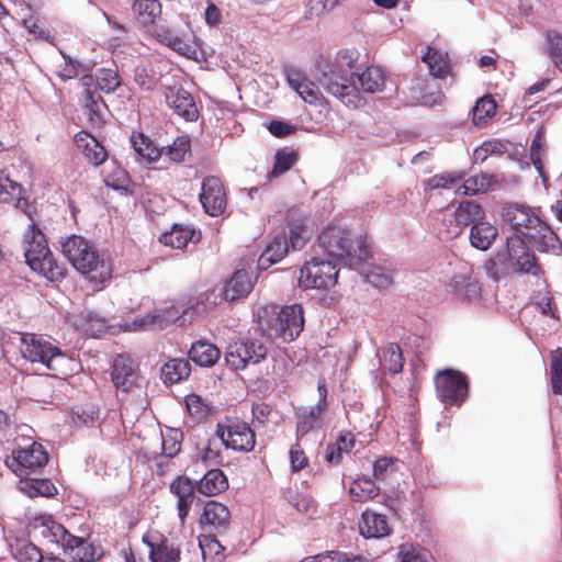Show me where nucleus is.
Listing matches in <instances>:
<instances>
[{"mask_svg": "<svg viewBox=\"0 0 562 562\" xmlns=\"http://www.w3.org/2000/svg\"><path fill=\"white\" fill-rule=\"evenodd\" d=\"M63 252L71 266L88 276L94 291L103 288L112 277V268L100 255L95 246L87 238L72 235L63 244Z\"/></svg>", "mask_w": 562, "mask_h": 562, "instance_id": "obj_1", "label": "nucleus"}, {"mask_svg": "<svg viewBox=\"0 0 562 562\" xmlns=\"http://www.w3.org/2000/svg\"><path fill=\"white\" fill-rule=\"evenodd\" d=\"M318 246L336 260H348L356 265L370 257L369 246L362 237L355 236L340 224H329L318 236Z\"/></svg>", "mask_w": 562, "mask_h": 562, "instance_id": "obj_2", "label": "nucleus"}, {"mask_svg": "<svg viewBox=\"0 0 562 562\" xmlns=\"http://www.w3.org/2000/svg\"><path fill=\"white\" fill-rule=\"evenodd\" d=\"M25 251L24 256L32 270L40 272L50 281L63 280L66 270L55 260L53 252L48 248L45 234L32 224L24 234Z\"/></svg>", "mask_w": 562, "mask_h": 562, "instance_id": "obj_3", "label": "nucleus"}, {"mask_svg": "<svg viewBox=\"0 0 562 562\" xmlns=\"http://www.w3.org/2000/svg\"><path fill=\"white\" fill-rule=\"evenodd\" d=\"M20 351L29 362L41 364L50 371L49 375L57 376L63 373L60 366L66 360L65 353L42 336L24 334L21 337Z\"/></svg>", "mask_w": 562, "mask_h": 562, "instance_id": "obj_4", "label": "nucleus"}, {"mask_svg": "<svg viewBox=\"0 0 562 562\" xmlns=\"http://www.w3.org/2000/svg\"><path fill=\"white\" fill-rule=\"evenodd\" d=\"M496 257L503 266L514 273L535 277L541 273V267L533 250L518 233H514L506 238L505 249L497 251Z\"/></svg>", "mask_w": 562, "mask_h": 562, "instance_id": "obj_5", "label": "nucleus"}, {"mask_svg": "<svg viewBox=\"0 0 562 562\" xmlns=\"http://www.w3.org/2000/svg\"><path fill=\"white\" fill-rule=\"evenodd\" d=\"M318 70L319 74L316 75V79L326 92L338 98L346 106L351 109H358L364 104L358 87L347 75L327 64H319Z\"/></svg>", "mask_w": 562, "mask_h": 562, "instance_id": "obj_6", "label": "nucleus"}, {"mask_svg": "<svg viewBox=\"0 0 562 562\" xmlns=\"http://www.w3.org/2000/svg\"><path fill=\"white\" fill-rule=\"evenodd\" d=\"M437 397L446 406H460L469 396V381L459 370L447 368L439 371L435 378Z\"/></svg>", "mask_w": 562, "mask_h": 562, "instance_id": "obj_7", "label": "nucleus"}, {"mask_svg": "<svg viewBox=\"0 0 562 562\" xmlns=\"http://www.w3.org/2000/svg\"><path fill=\"white\" fill-rule=\"evenodd\" d=\"M304 323L303 307L300 304H293L273 313L271 321H267L266 330L270 337L293 341L302 333Z\"/></svg>", "mask_w": 562, "mask_h": 562, "instance_id": "obj_8", "label": "nucleus"}, {"mask_svg": "<svg viewBox=\"0 0 562 562\" xmlns=\"http://www.w3.org/2000/svg\"><path fill=\"white\" fill-rule=\"evenodd\" d=\"M267 346L255 338H240L228 344L225 361L235 371L244 370L249 364H258L267 358Z\"/></svg>", "mask_w": 562, "mask_h": 562, "instance_id": "obj_9", "label": "nucleus"}, {"mask_svg": "<svg viewBox=\"0 0 562 562\" xmlns=\"http://www.w3.org/2000/svg\"><path fill=\"white\" fill-rule=\"evenodd\" d=\"M48 462V453L44 447L33 441L25 448L13 449L7 457L5 464L21 479H27L42 470Z\"/></svg>", "mask_w": 562, "mask_h": 562, "instance_id": "obj_10", "label": "nucleus"}, {"mask_svg": "<svg viewBox=\"0 0 562 562\" xmlns=\"http://www.w3.org/2000/svg\"><path fill=\"white\" fill-rule=\"evenodd\" d=\"M216 436L227 449L250 452L256 446V434L251 427L238 418L226 417L216 425Z\"/></svg>", "mask_w": 562, "mask_h": 562, "instance_id": "obj_11", "label": "nucleus"}, {"mask_svg": "<svg viewBox=\"0 0 562 562\" xmlns=\"http://www.w3.org/2000/svg\"><path fill=\"white\" fill-rule=\"evenodd\" d=\"M337 265L329 260L312 258L301 268L299 282L304 289H328L337 283Z\"/></svg>", "mask_w": 562, "mask_h": 562, "instance_id": "obj_12", "label": "nucleus"}, {"mask_svg": "<svg viewBox=\"0 0 562 562\" xmlns=\"http://www.w3.org/2000/svg\"><path fill=\"white\" fill-rule=\"evenodd\" d=\"M32 528L42 537L59 544L65 552L80 549L85 544L82 538L69 533L61 524L55 521L50 516L36 517Z\"/></svg>", "mask_w": 562, "mask_h": 562, "instance_id": "obj_13", "label": "nucleus"}, {"mask_svg": "<svg viewBox=\"0 0 562 562\" xmlns=\"http://www.w3.org/2000/svg\"><path fill=\"white\" fill-rule=\"evenodd\" d=\"M446 291L453 299L462 302L477 301L482 295L481 283L471 269L454 273L447 282Z\"/></svg>", "mask_w": 562, "mask_h": 562, "instance_id": "obj_14", "label": "nucleus"}, {"mask_svg": "<svg viewBox=\"0 0 562 562\" xmlns=\"http://www.w3.org/2000/svg\"><path fill=\"white\" fill-rule=\"evenodd\" d=\"M200 201L205 213L211 216H217L224 212L226 193L222 181L217 177L209 176L203 179Z\"/></svg>", "mask_w": 562, "mask_h": 562, "instance_id": "obj_15", "label": "nucleus"}, {"mask_svg": "<svg viewBox=\"0 0 562 562\" xmlns=\"http://www.w3.org/2000/svg\"><path fill=\"white\" fill-rule=\"evenodd\" d=\"M139 376L138 364L128 356L121 353L112 363L111 381L116 390L128 392Z\"/></svg>", "mask_w": 562, "mask_h": 562, "instance_id": "obj_16", "label": "nucleus"}, {"mask_svg": "<svg viewBox=\"0 0 562 562\" xmlns=\"http://www.w3.org/2000/svg\"><path fill=\"white\" fill-rule=\"evenodd\" d=\"M169 491L177 498L178 517L183 525L196 498V482L186 475H179L171 481Z\"/></svg>", "mask_w": 562, "mask_h": 562, "instance_id": "obj_17", "label": "nucleus"}, {"mask_svg": "<svg viewBox=\"0 0 562 562\" xmlns=\"http://www.w3.org/2000/svg\"><path fill=\"white\" fill-rule=\"evenodd\" d=\"M82 91L93 94L112 93L122 83L117 70L112 68H99L94 75H85L80 79Z\"/></svg>", "mask_w": 562, "mask_h": 562, "instance_id": "obj_18", "label": "nucleus"}, {"mask_svg": "<svg viewBox=\"0 0 562 562\" xmlns=\"http://www.w3.org/2000/svg\"><path fill=\"white\" fill-rule=\"evenodd\" d=\"M503 220L508 223L516 232L524 235V229H538L542 223L529 206L518 203H510L503 207Z\"/></svg>", "mask_w": 562, "mask_h": 562, "instance_id": "obj_19", "label": "nucleus"}, {"mask_svg": "<svg viewBox=\"0 0 562 562\" xmlns=\"http://www.w3.org/2000/svg\"><path fill=\"white\" fill-rule=\"evenodd\" d=\"M165 97L168 105L186 121L198 119V109L190 92L179 86L167 87Z\"/></svg>", "mask_w": 562, "mask_h": 562, "instance_id": "obj_20", "label": "nucleus"}, {"mask_svg": "<svg viewBox=\"0 0 562 562\" xmlns=\"http://www.w3.org/2000/svg\"><path fill=\"white\" fill-rule=\"evenodd\" d=\"M143 541L149 547L151 562H178L180 560V548L161 535L146 533Z\"/></svg>", "mask_w": 562, "mask_h": 562, "instance_id": "obj_21", "label": "nucleus"}, {"mask_svg": "<svg viewBox=\"0 0 562 562\" xmlns=\"http://www.w3.org/2000/svg\"><path fill=\"white\" fill-rule=\"evenodd\" d=\"M286 79L290 87L295 90L299 95L310 104H321L323 94L319 85L311 81L304 72L299 69H286Z\"/></svg>", "mask_w": 562, "mask_h": 562, "instance_id": "obj_22", "label": "nucleus"}, {"mask_svg": "<svg viewBox=\"0 0 562 562\" xmlns=\"http://www.w3.org/2000/svg\"><path fill=\"white\" fill-rule=\"evenodd\" d=\"M200 524L204 529L223 532L231 524V513L224 504L210 501L204 506Z\"/></svg>", "mask_w": 562, "mask_h": 562, "instance_id": "obj_23", "label": "nucleus"}, {"mask_svg": "<svg viewBox=\"0 0 562 562\" xmlns=\"http://www.w3.org/2000/svg\"><path fill=\"white\" fill-rule=\"evenodd\" d=\"M359 532L366 539H380L389 536L391 528L386 516L364 510L359 521Z\"/></svg>", "mask_w": 562, "mask_h": 562, "instance_id": "obj_24", "label": "nucleus"}, {"mask_svg": "<svg viewBox=\"0 0 562 562\" xmlns=\"http://www.w3.org/2000/svg\"><path fill=\"white\" fill-rule=\"evenodd\" d=\"M75 143L87 160L93 166H100L108 159V151L91 134L81 131L75 135Z\"/></svg>", "mask_w": 562, "mask_h": 562, "instance_id": "obj_25", "label": "nucleus"}, {"mask_svg": "<svg viewBox=\"0 0 562 562\" xmlns=\"http://www.w3.org/2000/svg\"><path fill=\"white\" fill-rule=\"evenodd\" d=\"M289 227L288 243L293 250H301L310 238L306 218L296 211H289L286 214Z\"/></svg>", "mask_w": 562, "mask_h": 562, "instance_id": "obj_26", "label": "nucleus"}, {"mask_svg": "<svg viewBox=\"0 0 562 562\" xmlns=\"http://www.w3.org/2000/svg\"><path fill=\"white\" fill-rule=\"evenodd\" d=\"M252 286L254 282L250 278L249 271L246 269H238L225 284L224 299L232 302L246 297L251 292Z\"/></svg>", "mask_w": 562, "mask_h": 562, "instance_id": "obj_27", "label": "nucleus"}, {"mask_svg": "<svg viewBox=\"0 0 562 562\" xmlns=\"http://www.w3.org/2000/svg\"><path fill=\"white\" fill-rule=\"evenodd\" d=\"M199 239L200 234H196L193 228L178 224H175L170 231L165 232L159 237L161 244L175 249H182L189 241L196 243Z\"/></svg>", "mask_w": 562, "mask_h": 562, "instance_id": "obj_28", "label": "nucleus"}, {"mask_svg": "<svg viewBox=\"0 0 562 562\" xmlns=\"http://www.w3.org/2000/svg\"><path fill=\"white\" fill-rule=\"evenodd\" d=\"M228 488V480L221 469L209 470L199 482L196 491L205 496H215Z\"/></svg>", "mask_w": 562, "mask_h": 562, "instance_id": "obj_29", "label": "nucleus"}, {"mask_svg": "<svg viewBox=\"0 0 562 562\" xmlns=\"http://www.w3.org/2000/svg\"><path fill=\"white\" fill-rule=\"evenodd\" d=\"M498 235L497 228L488 222L479 221L470 231V241L473 247L480 250H487Z\"/></svg>", "mask_w": 562, "mask_h": 562, "instance_id": "obj_30", "label": "nucleus"}, {"mask_svg": "<svg viewBox=\"0 0 562 562\" xmlns=\"http://www.w3.org/2000/svg\"><path fill=\"white\" fill-rule=\"evenodd\" d=\"M189 357L201 367H213L218 361L221 351L215 345L199 340L192 344Z\"/></svg>", "mask_w": 562, "mask_h": 562, "instance_id": "obj_31", "label": "nucleus"}, {"mask_svg": "<svg viewBox=\"0 0 562 562\" xmlns=\"http://www.w3.org/2000/svg\"><path fill=\"white\" fill-rule=\"evenodd\" d=\"M191 373L189 360L175 358L167 361L161 368V379L166 384H176L187 380Z\"/></svg>", "mask_w": 562, "mask_h": 562, "instance_id": "obj_32", "label": "nucleus"}, {"mask_svg": "<svg viewBox=\"0 0 562 562\" xmlns=\"http://www.w3.org/2000/svg\"><path fill=\"white\" fill-rule=\"evenodd\" d=\"M326 411L316 405L300 409L296 422V436H305L322 426V417Z\"/></svg>", "mask_w": 562, "mask_h": 562, "instance_id": "obj_33", "label": "nucleus"}, {"mask_svg": "<svg viewBox=\"0 0 562 562\" xmlns=\"http://www.w3.org/2000/svg\"><path fill=\"white\" fill-rule=\"evenodd\" d=\"M363 92L375 93L381 91L386 82L384 70L378 66H370L361 74H356Z\"/></svg>", "mask_w": 562, "mask_h": 562, "instance_id": "obj_34", "label": "nucleus"}, {"mask_svg": "<svg viewBox=\"0 0 562 562\" xmlns=\"http://www.w3.org/2000/svg\"><path fill=\"white\" fill-rule=\"evenodd\" d=\"M352 502L366 503L372 501L380 494V487L369 477L355 479L349 487Z\"/></svg>", "mask_w": 562, "mask_h": 562, "instance_id": "obj_35", "label": "nucleus"}, {"mask_svg": "<svg viewBox=\"0 0 562 562\" xmlns=\"http://www.w3.org/2000/svg\"><path fill=\"white\" fill-rule=\"evenodd\" d=\"M131 143L135 153L148 162L158 161L164 154V148H157L144 133L133 132Z\"/></svg>", "mask_w": 562, "mask_h": 562, "instance_id": "obj_36", "label": "nucleus"}, {"mask_svg": "<svg viewBox=\"0 0 562 562\" xmlns=\"http://www.w3.org/2000/svg\"><path fill=\"white\" fill-rule=\"evenodd\" d=\"M81 100L85 109L87 110L90 126L100 127L103 124L102 108L106 106L102 95L82 91Z\"/></svg>", "mask_w": 562, "mask_h": 562, "instance_id": "obj_37", "label": "nucleus"}, {"mask_svg": "<svg viewBox=\"0 0 562 562\" xmlns=\"http://www.w3.org/2000/svg\"><path fill=\"white\" fill-rule=\"evenodd\" d=\"M423 61L428 65L429 74L435 78L443 79L450 74L448 56L432 47H428Z\"/></svg>", "mask_w": 562, "mask_h": 562, "instance_id": "obj_38", "label": "nucleus"}, {"mask_svg": "<svg viewBox=\"0 0 562 562\" xmlns=\"http://www.w3.org/2000/svg\"><path fill=\"white\" fill-rule=\"evenodd\" d=\"M483 215V210L480 204L472 201H463L453 212V218L460 229L470 224L479 222Z\"/></svg>", "mask_w": 562, "mask_h": 562, "instance_id": "obj_39", "label": "nucleus"}, {"mask_svg": "<svg viewBox=\"0 0 562 562\" xmlns=\"http://www.w3.org/2000/svg\"><path fill=\"white\" fill-rule=\"evenodd\" d=\"M133 11L143 25H153L161 14V4L158 0H135Z\"/></svg>", "mask_w": 562, "mask_h": 562, "instance_id": "obj_40", "label": "nucleus"}, {"mask_svg": "<svg viewBox=\"0 0 562 562\" xmlns=\"http://www.w3.org/2000/svg\"><path fill=\"white\" fill-rule=\"evenodd\" d=\"M199 547L202 552L203 562H223L225 559V548L213 535H202L199 537Z\"/></svg>", "mask_w": 562, "mask_h": 562, "instance_id": "obj_41", "label": "nucleus"}, {"mask_svg": "<svg viewBox=\"0 0 562 562\" xmlns=\"http://www.w3.org/2000/svg\"><path fill=\"white\" fill-rule=\"evenodd\" d=\"M404 362L402 349L397 344L391 342L383 349L382 363L390 374L402 372Z\"/></svg>", "mask_w": 562, "mask_h": 562, "instance_id": "obj_42", "label": "nucleus"}, {"mask_svg": "<svg viewBox=\"0 0 562 562\" xmlns=\"http://www.w3.org/2000/svg\"><path fill=\"white\" fill-rule=\"evenodd\" d=\"M497 104L492 95H484L479 99L473 108V123L483 126L487 120L496 113Z\"/></svg>", "mask_w": 562, "mask_h": 562, "instance_id": "obj_43", "label": "nucleus"}, {"mask_svg": "<svg viewBox=\"0 0 562 562\" xmlns=\"http://www.w3.org/2000/svg\"><path fill=\"white\" fill-rule=\"evenodd\" d=\"M24 487L31 497L45 496L52 497L57 494V488L54 483L48 479H37L27 476L24 479Z\"/></svg>", "mask_w": 562, "mask_h": 562, "instance_id": "obj_44", "label": "nucleus"}, {"mask_svg": "<svg viewBox=\"0 0 562 562\" xmlns=\"http://www.w3.org/2000/svg\"><path fill=\"white\" fill-rule=\"evenodd\" d=\"M100 417V409L93 403L77 406L72 411V419L77 426H93Z\"/></svg>", "mask_w": 562, "mask_h": 562, "instance_id": "obj_45", "label": "nucleus"}, {"mask_svg": "<svg viewBox=\"0 0 562 562\" xmlns=\"http://www.w3.org/2000/svg\"><path fill=\"white\" fill-rule=\"evenodd\" d=\"M488 178L486 175L480 173L471 176L463 180L462 183L456 188L458 195H474L480 192H484L488 187Z\"/></svg>", "mask_w": 562, "mask_h": 562, "instance_id": "obj_46", "label": "nucleus"}, {"mask_svg": "<svg viewBox=\"0 0 562 562\" xmlns=\"http://www.w3.org/2000/svg\"><path fill=\"white\" fill-rule=\"evenodd\" d=\"M463 179V173L459 171H449L430 177L426 184L429 189H454Z\"/></svg>", "mask_w": 562, "mask_h": 562, "instance_id": "obj_47", "label": "nucleus"}, {"mask_svg": "<svg viewBox=\"0 0 562 562\" xmlns=\"http://www.w3.org/2000/svg\"><path fill=\"white\" fill-rule=\"evenodd\" d=\"M297 154L294 150L279 149L274 156V165L271 170L272 177H279L289 171L297 161Z\"/></svg>", "mask_w": 562, "mask_h": 562, "instance_id": "obj_48", "label": "nucleus"}, {"mask_svg": "<svg viewBox=\"0 0 562 562\" xmlns=\"http://www.w3.org/2000/svg\"><path fill=\"white\" fill-rule=\"evenodd\" d=\"M191 150V142L187 135L178 136L171 145L166 148L165 155L173 162L184 161L188 154Z\"/></svg>", "mask_w": 562, "mask_h": 562, "instance_id": "obj_49", "label": "nucleus"}, {"mask_svg": "<svg viewBox=\"0 0 562 562\" xmlns=\"http://www.w3.org/2000/svg\"><path fill=\"white\" fill-rule=\"evenodd\" d=\"M398 562H430V553L422 548H417L411 543H403L397 551Z\"/></svg>", "mask_w": 562, "mask_h": 562, "instance_id": "obj_50", "label": "nucleus"}, {"mask_svg": "<svg viewBox=\"0 0 562 562\" xmlns=\"http://www.w3.org/2000/svg\"><path fill=\"white\" fill-rule=\"evenodd\" d=\"M546 53L554 66L562 72V34L557 31L547 33Z\"/></svg>", "mask_w": 562, "mask_h": 562, "instance_id": "obj_51", "label": "nucleus"}, {"mask_svg": "<svg viewBox=\"0 0 562 562\" xmlns=\"http://www.w3.org/2000/svg\"><path fill=\"white\" fill-rule=\"evenodd\" d=\"M550 375L552 392L562 395V351L554 350L550 355Z\"/></svg>", "mask_w": 562, "mask_h": 562, "instance_id": "obj_52", "label": "nucleus"}, {"mask_svg": "<svg viewBox=\"0 0 562 562\" xmlns=\"http://www.w3.org/2000/svg\"><path fill=\"white\" fill-rule=\"evenodd\" d=\"M289 245L285 237H276L266 248L261 258L266 259L271 263H276L284 258L288 254Z\"/></svg>", "mask_w": 562, "mask_h": 562, "instance_id": "obj_53", "label": "nucleus"}, {"mask_svg": "<svg viewBox=\"0 0 562 562\" xmlns=\"http://www.w3.org/2000/svg\"><path fill=\"white\" fill-rule=\"evenodd\" d=\"M189 415L198 422L204 420L211 413L210 406L196 394H190L186 398Z\"/></svg>", "mask_w": 562, "mask_h": 562, "instance_id": "obj_54", "label": "nucleus"}, {"mask_svg": "<svg viewBox=\"0 0 562 562\" xmlns=\"http://www.w3.org/2000/svg\"><path fill=\"white\" fill-rule=\"evenodd\" d=\"M182 432L176 429H169L161 435L162 454L169 458L175 457L181 449Z\"/></svg>", "mask_w": 562, "mask_h": 562, "instance_id": "obj_55", "label": "nucleus"}, {"mask_svg": "<svg viewBox=\"0 0 562 562\" xmlns=\"http://www.w3.org/2000/svg\"><path fill=\"white\" fill-rule=\"evenodd\" d=\"M286 499L300 513H307L315 504L310 494L299 491L297 487L286 492Z\"/></svg>", "mask_w": 562, "mask_h": 562, "instance_id": "obj_56", "label": "nucleus"}, {"mask_svg": "<svg viewBox=\"0 0 562 562\" xmlns=\"http://www.w3.org/2000/svg\"><path fill=\"white\" fill-rule=\"evenodd\" d=\"M398 460L394 457H381L373 462V476L384 481L397 471Z\"/></svg>", "mask_w": 562, "mask_h": 562, "instance_id": "obj_57", "label": "nucleus"}, {"mask_svg": "<svg viewBox=\"0 0 562 562\" xmlns=\"http://www.w3.org/2000/svg\"><path fill=\"white\" fill-rule=\"evenodd\" d=\"M134 80L144 90H153L157 83L155 72L145 64H139L134 70Z\"/></svg>", "mask_w": 562, "mask_h": 562, "instance_id": "obj_58", "label": "nucleus"}, {"mask_svg": "<svg viewBox=\"0 0 562 562\" xmlns=\"http://www.w3.org/2000/svg\"><path fill=\"white\" fill-rule=\"evenodd\" d=\"M318 562H369L359 554H351L340 550H330L315 557Z\"/></svg>", "mask_w": 562, "mask_h": 562, "instance_id": "obj_59", "label": "nucleus"}, {"mask_svg": "<svg viewBox=\"0 0 562 562\" xmlns=\"http://www.w3.org/2000/svg\"><path fill=\"white\" fill-rule=\"evenodd\" d=\"M19 562H41V550L31 542L19 543L13 553Z\"/></svg>", "mask_w": 562, "mask_h": 562, "instance_id": "obj_60", "label": "nucleus"}, {"mask_svg": "<svg viewBox=\"0 0 562 562\" xmlns=\"http://www.w3.org/2000/svg\"><path fill=\"white\" fill-rule=\"evenodd\" d=\"M369 283L379 289H386L392 283V277L382 267H372L366 273Z\"/></svg>", "mask_w": 562, "mask_h": 562, "instance_id": "obj_61", "label": "nucleus"}, {"mask_svg": "<svg viewBox=\"0 0 562 562\" xmlns=\"http://www.w3.org/2000/svg\"><path fill=\"white\" fill-rule=\"evenodd\" d=\"M21 193V186L8 176L0 173V198L2 201L12 200Z\"/></svg>", "mask_w": 562, "mask_h": 562, "instance_id": "obj_62", "label": "nucleus"}, {"mask_svg": "<svg viewBox=\"0 0 562 562\" xmlns=\"http://www.w3.org/2000/svg\"><path fill=\"white\" fill-rule=\"evenodd\" d=\"M338 3V0H310L306 14L310 18H318L331 11Z\"/></svg>", "mask_w": 562, "mask_h": 562, "instance_id": "obj_63", "label": "nucleus"}, {"mask_svg": "<svg viewBox=\"0 0 562 562\" xmlns=\"http://www.w3.org/2000/svg\"><path fill=\"white\" fill-rule=\"evenodd\" d=\"M483 269L486 276L495 282L499 281L509 271L496 256L487 259Z\"/></svg>", "mask_w": 562, "mask_h": 562, "instance_id": "obj_64", "label": "nucleus"}]
</instances>
